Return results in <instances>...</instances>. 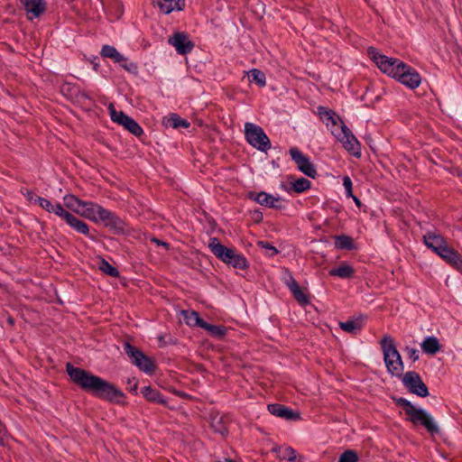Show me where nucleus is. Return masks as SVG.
<instances>
[{
	"label": "nucleus",
	"instance_id": "7c9ffc66",
	"mask_svg": "<svg viewBox=\"0 0 462 462\" xmlns=\"http://www.w3.org/2000/svg\"><path fill=\"white\" fill-rule=\"evenodd\" d=\"M125 353L127 355L129 359L131 360L132 364L134 365H140L141 362V356L143 354V351H141L139 348L135 347L129 342H125L123 346Z\"/></svg>",
	"mask_w": 462,
	"mask_h": 462
},
{
	"label": "nucleus",
	"instance_id": "bf43d9fd",
	"mask_svg": "<svg viewBox=\"0 0 462 462\" xmlns=\"http://www.w3.org/2000/svg\"><path fill=\"white\" fill-rule=\"evenodd\" d=\"M79 97H80L81 98H84V99H90L89 95L86 91H79Z\"/></svg>",
	"mask_w": 462,
	"mask_h": 462
},
{
	"label": "nucleus",
	"instance_id": "a19ab883",
	"mask_svg": "<svg viewBox=\"0 0 462 462\" xmlns=\"http://www.w3.org/2000/svg\"><path fill=\"white\" fill-rule=\"evenodd\" d=\"M257 245L266 250V255L268 257H273L279 254V250L267 241H258Z\"/></svg>",
	"mask_w": 462,
	"mask_h": 462
},
{
	"label": "nucleus",
	"instance_id": "37998d69",
	"mask_svg": "<svg viewBox=\"0 0 462 462\" xmlns=\"http://www.w3.org/2000/svg\"><path fill=\"white\" fill-rule=\"evenodd\" d=\"M352 180L349 176H344L343 178V186L346 189V194L347 198H350L353 194L352 189Z\"/></svg>",
	"mask_w": 462,
	"mask_h": 462
},
{
	"label": "nucleus",
	"instance_id": "c9c22d12",
	"mask_svg": "<svg viewBox=\"0 0 462 462\" xmlns=\"http://www.w3.org/2000/svg\"><path fill=\"white\" fill-rule=\"evenodd\" d=\"M249 80L261 88L266 85L265 74L258 69H253L249 71Z\"/></svg>",
	"mask_w": 462,
	"mask_h": 462
},
{
	"label": "nucleus",
	"instance_id": "1a4fd4ad",
	"mask_svg": "<svg viewBox=\"0 0 462 462\" xmlns=\"http://www.w3.org/2000/svg\"><path fill=\"white\" fill-rule=\"evenodd\" d=\"M100 55L103 58H109L114 60L115 63L119 64L127 72L137 75L138 65L135 62L129 61L128 58L120 53L114 46L105 44L103 45Z\"/></svg>",
	"mask_w": 462,
	"mask_h": 462
},
{
	"label": "nucleus",
	"instance_id": "f3484780",
	"mask_svg": "<svg viewBox=\"0 0 462 462\" xmlns=\"http://www.w3.org/2000/svg\"><path fill=\"white\" fill-rule=\"evenodd\" d=\"M267 409L272 415L287 420H298L300 419V412L294 411L284 404L272 403L267 406Z\"/></svg>",
	"mask_w": 462,
	"mask_h": 462
},
{
	"label": "nucleus",
	"instance_id": "4c0bfd02",
	"mask_svg": "<svg viewBox=\"0 0 462 462\" xmlns=\"http://www.w3.org/2000/svg\"><path fill=\"white\" fill-rule=\"evenodd\" d=\"M99 270L113 278H117L120 275L119 271L104 258L100 260Z\"/></svg>",
	"mask_w": 462,
	"mask_h": 462
},
{
	"label": "nucleus",
	"instance_id": "20e7f679",
	"mask_svg": "<svg viewBox=\"0 0 462 462\" xmlns=\"http://www.w3.org/2000/svg\"><path fill=\"white\" fill-rule=\"evenodd\" d=\"M380 345L387 372L393 376L401 377L404 366L394 339L391 336L386 335L381 339Z\"/></svg>",
	"mask_w": 462,
	"mask_h": 462
},
{
	"label": "nucleus",
	"instance_id": "49530a36",
	"mask_svg": "<svg viewBox=\"0 0 462 462\" xmlns=\"http://www.w3.org/2000/svg\"><path fill=\"white\" fill-rule=\"evenodd\" d=\"M406 352L408 354L409 358H411L413 362L419 360L420 353L416 348L406 346Z\"/></svg>",
	"mask_w": 462,
	"mask_h": 462
},
{
	"label": "nucleus",
	"instance_id": "6e6552de",
	"mask_svg": "<svg viewBox=\"0 0 462 462\" xmlns=\"http://www.w3.org/2000/svg\"><path fill=\"white\" fill-rule=\"evenodd\" d=\"M109 114L111 120L120 125H122L125 130L131 133L137 138H141L144 134V132L141 125L132 117L127 116L123 111H116L113 104L108 106Z\"/></svg>",
	"mask_w": 462,
	"mask_h": 462
},
{
	"label": "nucleus",
	"instance_id": "423d86ee",
	"mask_svg": "<svg viewBox=\"0 0 462 462\" xmlns=\"http://www.w3.org/2000/svg\"><path fill=\"white\" fill-rule=\"evenodd\" d=\"M98 222H102L104 226L111 230L115 235L122 236L129 233L127 223L115 212L106 208H99Z\"/></svg>",
	"mask_w": 462,
	"mask_h": 462
},
{
	"label": "nucleus",
	"instance_id": "f704fd0d",
	"mask_svg": "<svg viewBox=\"0 0 462 462\" xmlns=\"http://www.w3.org/2000/svg\"><path fill=\"white\" fill-rule=\"evenodd\" d=\"M64 205L70 209L71 211L75 213H79V208H82V205L84 203V200L79 199L75 195L69 194L66 195L64 198Z\"/></svg>",
	"mask_w": 462,
	"mask_h": 462
},
{
	"label": "nucleus",
	"instance_id": "5fc2aeb1",
	"mask_svg": "<svg viewBox=\"0 0 462 462\" xmlns=\"http://www.w3.org/2000/svg\"><path fill=\"white\" fill-rule=\"evenodd\" d=\"M6 432V428L5 424L0 420V445H5V436Z\"/></svg>",
	"mask_w": 462,
	"mask_h": 462
},
{
	"label": "nucleus",
	"instance_id": "79ce46f5",
	"mask_svg": "<svg viewBox=\"0 0 462 462\" xmlns=\"http://www.w3.org/2000/svg\"><path fill=\"white\" fill-rule=\"evenodd\" d=\"M284 273L285 274L282 277V281L284 284L288 287V289H291L293 283H298L288 268H284Z\"/></svg>",
	"mask_w": 462,
	"mask_h": 462
},
{
	"label": "nucleus",
	"instance_id": "13d9d810",
	"mask_svg": "<svg viewBox=\"0 0 462 462\" xmlns=\"http://www.w3.org/2000/svg\"><path fill=\"white\" fill-rule=\"evenodd\" d=\"M350 198L353 199L354 202L356 203V205L358 207V208H361L362 207V202L361 200L355 195H352Z\"/></svg>",
	"mask_w": 462,
	"mask_h": 462
},
{
	"label": "nucleus",
	"instance_id": "4d7b16f0",
	"mask_svg": "<svg viewBox=\"0 0 462 462\" xmlns=\"http://www.w3.org/2000/svg\"><path fill=\"white\" fill-rule=\"evenodd\" d=\"M98 59L97 57L94 58L93 60H91V64L93 65V69L95 71H97L98 70V68H99V63L97 61Z\"/></svg>",
	"mask_w": 462,
	"mask_h": 462
},
{
	"label": "nucleus",
	"instance_id": "39448f33",
	"mask_svg": "<svg viewBox=\"0 0 462 462\" xmlns=\"http://www.w3.org/2000/svg\"><path fill=\"white\" fill-rule=\"evenodd\" d=\"M245 136L250 145L261 152H265L271 148V142L268 136L259 125L253 123H245Z\"/></svg>",
	"mask_w": 462,
	"mask_h": 462
},
{
	"label": "nucleus",
	"instance_id": "aec40b11",
	"mask_svg": "<svg viewBox=\"0 0 462 462\" xmlns=\"http://www.w3.org/2000/svg\"><path fill=\"white\" fill-rule=\"evenodd\" d=\"M152 3L165 14H169L174 10L182 11L185 7V0H152Z\"/></svg>",
	"mask_w": 462,
	"mask_h": 462
},
{
	"label": "nucleus",
	"instance_id": "603ef678",
	"mask_svg": "<svg viewBox=\"0 0 462 462\" xmlns=\"http://www.w3.org/2000/svg\"><path fill=\"white\" fill-rule=\"evenodd\" d=\"M64 210L65 208L60 203H56L55 205H53V209H51V213H54L55 215L60 217L64 212Z\"/></svg>",
	"mask_w": 462,
	"mask_h": 462
},
{
	"label": "nucleus",
	"instance_id": "5701e85b",
	"mask_svg": "<svg viewBox=\"0 0 462 462\" xmlns=\"http://www.w3.org/2000/svg\"><path fill=\"white\" fill-rule=\"evenodd\" d=\"M319 118L327 125L330 122L333 125H337L338 122L344 123L341 117L332 109H329L323 106L317 107Z\"/></svg>",
	"mask_w": 462,
	"mask_h": 462
},
{
	"label": "nucleus",
	"instance_id": "e2e57ef3",
	"mask_svg": "<svg viewBox=\"0 0 462 462\" xmlns=\"http://www.w3.org/2000/svg\"><path fill=\"white\" fill-rule=\"evenodd\" d=\"M218 462H220V461H218ZM225 462H236V461H234V460H232V459H227V458H226V459H225Z\"/></svg>",
	"mask_w": 462,
	"mask_h": 462
},
{
	"label": "nucleus",
	"instance_id": "4be33fe9",
	"mask_svg": "<svg viewBox=\"0 0 462 462\" xmlns=\"http://www.w3.org/2000/svg\"><path fill=\"white\" fill-rule=\"evenodd\" d=\"M338 325L340 328L345 332L356 335L358 332L361 331L365 325V317L359 316L355 319L340 321Z\"/></svg>",
	"mask_w": 462,
	"mask_h": 462
},
{
	"label": "nucleus",
	"instance_id": "c756f323",
	"mask_svg": "<svg viewBox=\"0 0 462 462\" xmlns=\"http://www.w3.org/2000/svg\"><path fill=\"white\" fill-rule=\"evenodd\" d=\"M226 264L239 270H246L249 268L247 259L243 254L237 253L236 251H235L233 256L230 257V260Z\"/></svg>",
	"mask_w": 462,
	"mask_h": 462
},
{
	"label": "nucleus",
	"instance_id": "0eeeda50",
	"mask_svg": "<svg viewBox=\"0 0 462 462\" xmlns=\"http://www.w3.org/2000/svg\"><path fill=\"white\" fill-rule=\"evenodd\" d=\"M332 134L342 143L343 147L353 156H361V145L352 131L342 123L340 127L332 130Z\"/></svg>",
	"mask_w": 462,
	"mask_h": 462
},
{
	"label": "nucleus",
	"instance_id": "6ab92c4d",
	"mask_svg": "<svg viewBox=\"0 0 462 462\" xmlns=\"http://www.w3.org/2000/svg\"><path fill=\"white\" fill-rule=\"evenodd\" d=\"M141 393L147 402L168 407L167 399L158 389L153 388L151 385L144 386L141 389Z\"/></svg>",
	"mask_w": 462,
	"mask_h": 462
},
{
	"label": "nucleus",
	"instance_id": "f03ea898",
	"mask_svg": "<svg viewBox=\"0 0 462 462\" xmlns=\"http://www.w3.org/2000/svg\"><path fill=\"white\" fill-rule=\"evenodd\" d=\"M367 54L383 73L397 79L404 86L411 89H415L420 86L421 77L414 68L398 59L389 58L380 53L374 47H369Z\"/></svg>",
	"mask_w": 462,
	"mask_h": 462
},
{
	"label": "nucleus",
	"instance_id": "9d476101",
	"mask_svg": "<svg viewBox=\"0 0 462 462\" xmlns=\"http://www.w3.org/2000/svg\"><path fill=\"white\" fill-rule=\"evenodd\" d=\"M402 382L407 390L419 397H427L430 393L428 386L420 375L415 371H409L402 375Z\"/></svg>",
	"mask_w": 462,
	"mask_h": 462
},
{
	"label": "nucleus",
	"instance_id": "473e14b6",
	"mask_svg": "<svg viewBox=\"0 0 462 462\" xmlns=\"http://www.w3.org/2000/svg\"><path fill=\"white\" fill-rule=\"evenodd\" d=\"M201 328H204L208 331L209 336L217 339H222L226 334V328L225 326L213 325L207 321L203 323Z\"/></svg>",
	"mask_w": 462,
	"mask_h": 462
},
{
	"label": "nucleus",
	"instance_id": "b1692460",
	"mask_svg": "<svg viewBox=\"0 0 462 462\" xmlns=\"http://www.w3.org/2000/svg\"><path fill=\"white\" fill-rule=\"evenodd\" d=\"M162 124L166 127H171L173 129H178L180 127L189 128L190 126V123L180 117L178 114L171 113L168 116L164 117L162 120Z\"/></svg>",
	"mask_w": 462,
	"mask_h": 462
},
{
	"label": "nucleus",
	"instance_id": "c03bdc74",
	"mask_svg": "<svg viewBox=\"0 0 462 462\" xmlns=\"http://www.w3.org/2000/svg\"><path fill=\"white\" fill-rule=\"evenodd\" d=\"M157 339L159 341V346L161 347L166 346L168 345H175L177 342V340L175 338H173L171 336H169L168 341H165L164 335L158 336Z\"/></svg>",
	"mask_w": 462,
	"mask_h": 462
},
{
	"label": "nucleus",
	"instance_id": "7ed1b4c3",
	"mask_svg": "<svg viewBox=\"0 0 462 462\" xmlns=\"http://www.w3.org/2000/svg\"><path fill=\"white\" fill-rule=\"evenodd\" d=\"M392 400L397 406L402 407L407 415V420L415 426H422L430 434L435 435L440 432L439 427L434 421L432 416L422 408H416L410 401L403 397L393 396Z\"/></svg>",
	"mask_w": 462,
	"mask_h": 462
},
{
	"label": "nucleus",
	"instance_id": "a18cd8bd",
	"mask_svg": "<svg viewBox=\"0 0 462 462\" xmlns=\"http://www.w3.org/2000/svg\"><path fill=\"white\" fill-rule=\"evenodd\" d=\"M127 383L131 386L127 389L131 393L136 395L138 389V380L135 377L128 378Z\"/></svg>",
	"mask_w": 462,
	"mask_h": 462
},
{
	"label": "nucleus",
	"instance_id": "ea45409f",
	"mask_svg": "<svg viewBox=\"0 0 462 462\" xmlns=\"http://www.w3.org/2000/svg\"><path fill=\"white\" fill-rule=\"evenodd\" d=\"M358 454L354 449H346L340 456L337 462H357Z\"/></svg>",
	"mask_w": 462,
	"mask_h": 462
},
{
	"label": "nucleus",
	"instance_id": "6e6d98bb",
	"mask_svg": "<svg viewBox=\"0 0 462 462\" xmlns=\"http://www.w3.org/2000/svg\"><path fill=\"white\" fill-rule=\"evenodd\" d=\"M173 393L180 398H183V399H190V395L182 391L174 390Z\"/></svg>",
	"mask_w": 462,
	"mask_h": 462
},
{
	"label": "nucleus",
	"instance_id": "cd10ccee",
	"mask_svg": "<svg viewBox=\"0 0 462 462\" xmlns=\"http://www.w3.org/2000/svg\"><path fill=\"white\" fill-rule=\"evenodd\" d=\"M355 269L347 263H342L338 267L329 270L330 276H337L342 279H350L355 274Z\"/></svg>",
	"mask_w": 462,
	"mask_h": 462
},
{
	"label": "nucleus",
	"instance_id": "864d4df0",
	"mask_svg": "<svg viewBox=\"0 0 462 462\" xmlns=\"http://www.w3.org/2000/svg\"><path fill=\"white\" fill-rule=\"evenodd\" d=\"M21 192L26 197V199L30 201V202H33L36 195L33 193V191L30 190V189H24L21 190Z\"/></svg>",
	"mask_w": 462,
	"mask_h": 462
},
{
	"label": "nucleus",
	"instance_id": "052dcab7",
	"mask_svg": "<svg viewBox=\"0 0 462 462\" xmlns=\"http://www.w3.org/2000/svg\"><path fill=\"white\" fill-rule=\"evenodd\" d=\"M6 321L11 327L14 326V319L12 316H8Z\"/></svg>",
	"mask_w": 462,
	"mask_h": 462
},
{
	"label": "nucleus",
	"instance_id": "dca6fc26",
	"mask_svg": "<svg viewBox=\"0 0 462 462\" xmlns=\"http://www.w3.org/2000/svg\"><path fill=\"white\" fill-rule=\"evenodd\" d=\"M208 247L212 254L224 263H228L230 257L233 256L235 249L226 247L222 245L217 237L209 239Z\"/></svg>",
	"mask_w": 462,
	"mask_h": 462
},
{
	"label": "nucleus",
	"instance_id": "2f4dec72",
	"mask_svg": "<svg viewBox=\"0 0 462 462\" xmlns=\"http://www.w3.org/2000/svg\"><path fill=\"white\" fill-rule=\"evenodd\" d=\"M140 365H136L141 371L144 372L147 374H153L157 368L156 363L153 358L146 356L143 352L140 356Z\"/></svg>",
	"mask_w": 462,
	"mask_h": 462
},
{
	"label": "nucleus",
	"instance_id": "9b49d317",
	"mask_svg": "<svg viewBox=\"0 0 462 462\" xmlns=\"http://www.w3.org/2000/svg\"><path fill=\"white\" fill-rule=\"evenodd\" d=\"M289 152L300 172L311 179L317 177L318 173L315 165L307 155L303 154L297 147H291Z\"/></svg>",
	"mask_w": 462,
	"mask_h": 462
},
{
	"label": "nucleus",
	"instance_id": "f257e3e1",
	"mask_svg": "<svg viewBox=\"0 0 462 462\" xmlns=\"http://www.w3.org/2000/svg\"><path fill=\"white\" fill-rule=\"evenodd\" d=\"M66 372L70 380L82 391L93 397L112 404L125 406V393L114 383L92 374L83 368L75 367L71 363L66 364Z\"/></svg>",
	"mask_w": 462,
	"mask_h": 462
},
{
	"label": "nucleus",
	"instance_id": "c85d7f7f",
	"mask_svg": "<svg viewBox=\"0 0 462 462\" xmlns=\"http://www.w3.org/2000/svg\"><path fill=\"white\" fill-rule=\"evenodd\" d=\"M181 315L185 323L189 327H199L202 328L205 320L200 318L199 312L195 310H182Z\"/></svg>",
	"mask_w": 462,
	"mask_h": 462
},
{
	"label": "nucleus",
	"instance_id": "09e8293b",
	"mask_svg": "<svg viewBox=\"0 0 462 462\" xmlns=\"http://www.w3.org/2000/svg\"><path fill=\"white\" fill-rule=\"evenodd\" d=\"M41 207L50 213L51 212V209H53V204L47 199H42Z\"/></svg>",
	"mask_w": 462,
	"mask_h": 462
},
{
	"label": "nucleus",
	"instance_id": "680f3d73",
	"mask_svg": "<svg viewBox=\"0 0 462 462\" xmlns=\"http://www.w3.org/2000/svg\"><path fill=\"white\" fill-rule=\"evenodd\" d=\"M42 199H44V198H42V197H40V196H36V197H35V199H34V200H33V203H35V204L37 203V204H39V205L41 206V201H42Z\"/></svg>",
	"mask_w": 462,
	"mask_h": 462
},
{
	"label": "nucleus",
	"instance_id": "a878e982",
	"mask_svg": "<svg viewBox=\"0 0 462 462\" xmlns=\"http://www.w3.org/2000/svg\"><path fill=\"white\" fill-rule=\"evenodd\" d=\"M334 240L335 247L338 250L353 251L357 249L354 239L350 236L337 235L334 236Z\"/></svg>",
	"mask_w": 462,
	"mask_h": 462
},
{
	"label": "nucleus",
	"instance_id": "2eb2a0df",
	"mask_svg": "<svg viewBox=\"0 0 462 462\" xmlns=\"http://www.w3.org/2000/svg\"><path fill=\"white\" fill-rule=\"evenodd\" d=\"M21 7L26 12L29 20L40 17L46 11L44 0H18Z\"/></svg>",
	"mask_w": 462,
	"mask_h": 462
},
{
	"label": "nucleus",
	"instance_id": "72a5a7b5",
	"mask_svg": "<svg viewBox=\"0 0 462 462\" xmlns=\"http://www.w3.org/2000/svg\"><path fill=\"white\" fill-rule=\"evenodd\" d=\"M295 300L301 306H306L310 303L309 296L302 291L299 283H293L292 287L289 289Z\"/></svg>",
	"mask_w": 462,
	"mask_h": 462
},
{
	"label": "nucleus",
	"instance_id": "ddd939ff",
	"mask_svg": "<svg viewBox=\"0 0 462 462\" xmlns=\"http://www.w3.org/2000/svg\"><path fill=\"white\" fill-rule=\"evenodd\" d=\"M247 198L255 201L261 206H264L270 208H274L277 210L284 208V205L282 204V199L280 197H273V195L264 191H250L247 193Z\"/></svg>",
	"mask_w": 462,
	"mask_h": 462
},
{
	"label": "nucleus",
	"instance_id": "a211bd4d",
	"mask_svg": "<svg viewBox=\"0 0 462 462\" xmlns=\"http://www.w3.org/2000/svg\"><path fill=\"white\" fill-rule=\"evenodd\" d=\"M439 256L452 268L462 273V255L457 250L448 246Z\"/></svg>",
	"mask_w": 462,
	"mask_h": 462
},
{
	"label": "nucleus",
	"instance_id": "de8ad7c7",
	"mask_svg": "<svg viewBox=\"0 0 462 462\" xmlns=\"http://www.w3.org/2000/svg\"><path fill=\"white\" fill-rule=\"evenodd\" d=\"M251 217L253 219V221L256 224H259L263 221V215L262 213V211L260 209H254L252 213H251Z\"/></svg>",
	"mask_w": 462,
	"mask_h": 462
},
{
	"label": "nucleus",
	"instance_id": "8fccbe9b",
	"mask_svg": "<svg viewBox=\"0 0 462 462\" xmlns=\"http://www.w3.org/2000/svg\"><path fill=\"white\" fill-rule=\"evenodd\" d=\"M151 242L156 244L159 246H163L167 251L170 250V247H171L170 244L167 242L162 241L159 238L152 237Z\"/></svg>",
	"mask_w": 462,
	"mask_h": 462
},
{
	"label": "nucleus",
	"instance_id": "e433bc0d",
	"mask_svg": "<svg viewBox=\"0 0 462 462\" xmlns=\"http://www.w3.org/2000/svg\"><path fill=\"white\" fill-rule=\"evenodd\" d=\"M311 187V182L303 177H300L297 180H295L293 182H291V189L295 193H302L308 189H310Z\"/></svg>",
	"mask_w": 462,
	"mask_h": 462
},
{
	"label": "nucleus",
	"instance_id": "3c124183",
	"mask_svg": "<svg viewBox=\"0 0 462 462\" xmlns=\"http://www.w3.org/2000/svg\"><path fill=\"white\" fill-rule=\"evenodd\" d=\"M75 216L67 211L66 209L64 210V212L60 216V217L61 219H63L68 225L70 224V221L72 220V218L74 217Z\"/></svg>",
	"mask_w": 462,
	"mask_h": 462
},
{
	"label": "nucleus",
	"instance_id": "58836bf2",
	"mask_svg": "<svg viewBox=\"0 0 462 462\" xmlns=\"http://www.w3.org/2000/svg\"><path fill=\"white\" fill-rule=\"evenodd\" d=\"M282 459H286L290 462H302L303 456L296 457V451L291 447H287L282 451V455L281 456Z\"/></svg>",
	"mask_w": 462,
	"mask_h": 462
},
{
	"label": "nucleus",
	"instance_id": "393cba45",
	"mask_svg": "<svg viewBox=\"0 0 462 462\" xmlns=\"http://www.w3.org/2000/svg\"><path fill=\"white\" fill-rule=\"evenodd\" d=\"M69 226L79 234L88 237L92 241H97V236L90 232L88 225L77 217H74Z\"/></svg>",
	"mask_w": 462,
	"mask_h": 462
},
{
	"label": "nucleus",
	"instance_id": "412c9836",
	"mask_svg": "<svg viewBox=\"0 0 462 462\" xmlns=\"http://www.w3.org/2000/svg\"><path fill=\"white\" fill-rule=\"evenodd\" d=\"M99 208H104L101 205L90 202L84 201L82 205V209H79V215L85 218H88L95 223L98 222V210Z\"/></svg>",
	"mask_w": 462,
	"mask_h": 462
},
{
	"label": "nucleus",
	"instance_id": "f8f14e48",
	"mask_svg": "<svg viewBox=\"0 0 462 462\" xmlns=\"http://www.w3.org/2000/svg\"><path fill=\"white\" fill-rule=\"evenodd\" d=\"M169 44L172 45L177 53L186 55L192 51L195 43L189 39L188 33L184 32H177L168 39Z\"/></svg>",
	"mask_w": 462,
	"mask_h": 462
},
{
	"label": "nucleus",
	"instance_id": "bb28decb",
	"mask_svg": "<svg viewBox=\"0 0 462 462\" xmlns=\"http://www.w3.org/2000/svg\"><path fill=\"white\" fill-rule=\"evenodd\" d=\"M421 349L425 354L434 356L440 350V343L436 337L430 336L420 344Z\"/></svg>",
	"mask_w": 462,
	"mask_h": 462
},
{
	"label": "nucleus",
	"instance_id": "4468645a",
	"mask_svg": "<svg viewBox=\"0 0 462 462\" xmlns=\"http://www.w3.org/2000/svg\"><path fill=\"white\" fill-rule=\"evenodd\" d=\"M423 242L425 245L439 255L448 246L446 239L439 234L428 232L423 236Z\"/></svg>",
	"mask_w": 462,
	"mask_h": 462
}]
</instances>
